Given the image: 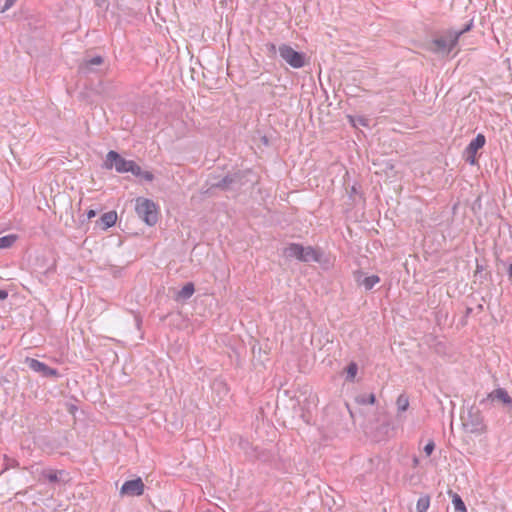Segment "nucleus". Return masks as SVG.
Returning <instances> with one entry per match:
<instances>
[{
  "label": "nucleus",
  "instance_id": "obj_1",
  "mask_svg": "<svg viewBox=\"0 0 512 512\" xmlns=\"http://www.w3.org/2000/svg\"><path fill=\"white\" fill-rule=\"evenodd\" d=\"M462 425L466 432L473 434H481L485 431L486 425L480 410L472 406L468 409L465 415L461 416Z\"/></svg>",
  "mask_w": 512,
  "mask_h": 512
},
{
  "label": "nucleus",
  "instance_id": "obj_2",
  "mask_svg": "<svg viewBox=\"0 0 512 512\" xmlns=\"http://www.w3.org/2000/svg\"><path fill=\"white\" fill-rule=\"evenodd\" d=\"M136 213L147 225L154 226L158 221V211L155 203L146 198L136 200Z\"/></svg>",
  "mask_w": 512,
  "mask_h": 512
},
{
  "label": "nucleus",
  "instance_id": "obj_3",
  "mask_svg": "<svg viewBox=\"0 0 512 512\" xmlns=\"http://www.w3.org/2000/svg\"><path fill=\"white\" fill-rule=\"evenodd\" d=\"M278 53L292 68L299 69L306 64V55L303 52L296 51L288 44H281L278 47Z\"/></svg>",
  "mask_w": 512,
  "mask_h": 512
},
{
  "label": "nucleus",
  "instance_id": "obj_4",
  "mask_svg": "<svg viewBox=\"0 0 512 512\" xmlns=\"http://www.w3.org/2000/svg\"><path fill=\"white\" fill-rule=\"evenodd\" d=\"M451 34H453V29L435 37L431 42V50L436 53L449 54L458 43V41H453Z\"/></svg>",
  "mask_w": 512,
  "mask_h": 512
},
{
  "label": "nucleus",
  "instance_id": "obj_5",
  "mask_svg": "<svg viewBox=\"0 0 512 512\" xmlns=\"http://www.w3.org/2000/svg\"><path fill=\"white\" fill-rule=\"evenodd\" d=\"M131 160H126L118 152L111 150L107 153L102 167L107 170L115 168L118 173L128 172V166Z\"/></svg>",
  "mask_w": 512,
  "mask_h": 512
},
{
  "label": "nucleus",
  "instance_id": "obj_6",
  "mask_svg": "<svg viewBox=\"0 0 512 512\" xmlns=\"http://www.w3.org/2000/svg\"><path fill=\"white\" fill-rule=\"evenodd\" d=\"M486 143V138L483 134H478L466 147L465 149V160L471 165H475L477 163V152Z\"/></svg>",
  "mask_w": 512,
  "mask_h": 512
},
{
  "label": "nucleus",
  "instance_id": "obj_7",
  "mask_svg": "<svg viewBox=\"0 0 512 512\" xmlns=\"http://www.w3.org/2000/svg\"><path fill=\"white\" fill-rule=\"evenodd\" d=\"M144 483L140 477L125 481L120 489V494L123 496H141L144 493Z\"/></svg>",
  "mask_w": 512,
  "mask_h": 512
},
{
  "label": "nucleus",
  "instance_id": "obj_8",
  "mask_svg": "<svg viewBox=\"0 0 512 512\" xmlns=\"http://www.w3.org/2000/svg\"><path fill=\"white\" fill-rule=\"evenodd\" d=\"M25 363L27 364L29 369L41 374L44 377H53L58 375V371L56 369L49 367L48 365L37 359L26 358Z\"/></svg>",
  "mask_w": 512,
  "mask_h": 512
},
{
  "label": "nucleus",
  "instance_id": "obj_9",
  "mask_svg": "<svg viewBox=\"0 0 512 512\" xmlns=\"http://www.w3.org/2000/svg\"><path fill=\"white\" fill-rule=\"evenodd\" d=\"M104 63V58L100 55L85 58L82 63H80L78 71L80 74L88 76L91 73L97 71L96 67L100 66Z\"/></svg>",
  "mask_w": 512,
  "mask_h": 512
},
{
  "label": "nucleus",
  "instance_id": "obj_10",
  "mask_svg": "<svg viewBox=\"0 0 512 512\" xmlns=\"http://www.w3.org/2000/svg\"><path fill=\"white\" fill-rule=\"evenodd\" d=\"M251 170H238L234 173H230L232 177V191H238L242 187H244L250 180L248 179V176L251 175ZM251 184H254L253 181H251Z\"/></svg>",
  "mask_w": 512,
  "mask_h": 512
},
{
  "label": "nucleus",
  "instance_id": "obj_11",
  "mask_svg": "<svg viewBox=\"0 0 512 512\" xmlns=\"http://www.w3.org/2000/svg\"><path fill=\"white\" fill-rule=\"evenodd\" d=\"M490 400L492 402L497 401L502 403L505 407L512 404V398L504 388H497L487 395L486 399H483L481 403Z\"/></svg>",
  "mask_w": 512,
  "mask_h": 512
},
{
  "label": "nucleus",
  "instance_id": "obj_12",
  "mask_svg": "<svg viewBox=\"0 0 512 512\" xmlns=\"http://www.w3.org/2000/svg\"><path fill=\"white\" fill-rule=\"evenodd\" d=\"M355 281L358 285L363 286L365 290L369 291L380 282V278L377 275L365 276L363 272L357 271L355 273Z\"/></svg>",
  "mask_w": 512,
  "mask_h": 512
},
{
  "label": "nucleus",
  "instance_id": "obj_13",
  "mask_svg": "<svg viewBox=\"0 0 512 512\" xmlns=\"http://www.w3.org/2000/svg\"><path fill=\"white\" fill-rule=\"evenodd\" d=\"M304 246L298 243H291L284 249V256L286 258H295L302 262Z\"/></svg>",
  "mask_w": 512,
  "mask_h": 512
},
{
  "label": "nucleus",
  "instance_id": "obj_14",
  "mask_svg": "<svg viewBox=\"0 0 512 512\" xmlns=\"http://www.w3.org/2000/svg\"><path fill=\"white\" fill-rule=\"evenodd\" d=\"M117 221V213L115 211H109L104 213L98 220V224L101 229L106 230L112 227Z\"/></svg>",
  "mask_w": 512,
  "mask_h": 512
},
{
  "label": "nucleus",
  "instance_id": "obj_15",
  "mask_svg": "<svg viewBox=\"0 0 512 512\" xmlns=\"http://www.w3.org/2000/svg\"><path fill=\"white\" fill-rule=\"evenodd\" d=\"M322 253L311 246L304 247L302 262H320Z\"/></svg>",
  "mask_w": 512,
  "mask_h": 512
},
{
  "label": "nucleus",
  "instance_id": "obj_16",
  "mask_svg": "<svg viewBox=\"0 0 512 512\" xmlns=\"http://www.w3.org/2000/svg\"><path fill=\"white\" fill-rule=\"evenodd\" d=\"M195 292V287L192 282L186 283L180 291L177 293V300H187L189 299Z\"/></svg>",
  "mask_w": 512,
  "mask_h": 512
},
{
  "label": "nucleus",
  "instance_id": "obj_17",
  "mask_svg": "<svg viewBox=\"0 0 512 512\" xmlns=\"http://www.w3.org/2000/svg\"><path fill=\"white\" fill-rule=\"evenodd\" d=\"M449 494L452 496V503L457 512H467V508L465 506L462 498L457 494L449 490Z\"/></svg>",
  "mask_w": 512,
  "mask_h": 512
},
{
  "label": "nucleus",
  "instance_id": "obj_18",
  "mask_svg": "<svg viewBox=\"0 0 512 512\" xmlns=\"http://www.w3.org/2000/svg\"><path fill=\"white\" fill-rule=\"evenodd\" d=\"M396 405L398 413L405 412L409 407V397L405 393L400 394L396 400Z\"/></svg>",
  "mask_w": 512,
  "mask_h": 512
},
{
  "label": "nucleus",
  "instance_id": "obj_19",
  "mask_svg": "<svg viewBox=\"0 0 512 512\" xmlns=\"http://www.w3.org/2000/svg\"><path fill=\"white\" fill-rule=\"evenodd\" d=\"M355 400L358 404H361V405H367V404L372 405L375 403L376 397L373 393L362 394V395H358Z\"/></svg>",
  "mask_w": 512,
  "mask_h": 512
},
{
  "label": "nucleus",
  "instance_id": "obj_20",
  "mask_svg": "<svg viewBox=\"0 0 512 512\" xmlns=\"http://www.w3.org/2000/svg\"><path fill=\"white\" fill-rule=\"evenodd\" d=\"M64 473V471L60 470V471H53V470H49V471H43L42 475L44 478H46L49 482L51 483H57L60 481V477L59 475H62Z\"/></svg>",
  "mask_w": 512,
  "mask_h": 512
},
{
  "label": "nucleus",
  "instance_id": "obj_21",
  "mask_svg": "<svg viewBox=\"0 0 512 512\" xmlns=\"http://www.w3.org/2000/svg\"><path fill=\"white\" fill-rule=\"evenodd\" d=\"M430 506V497L428 495L422 496L418 499L416 510L417 512H427Z\"/></svg>",
  "mask_w": 512,
  "mask_h": 512
},
{
  "label": "nucleus",
  "instance_id": "obj_22",
  "mask_svg": "<svg viewBox=\"0 0 512 512\" xmlns=\"http://www.w3.org/2000/svg\"><path fill=\"white\" fill-rule=\"evenodd\" d=\"M358 371V365L355 362H350L346 368V381L353 382Z\"/></svg>",
  "mask_w": 512,
  "mask_h": 512
},
{
  "label": "nucleus",
  "instance_id": "obj_23",
  "mask_svg": "<svg viewBox=\"0 0 512 512\" xmlns=\"http://www.w3.org/2000/svg\"><path fill=\"white\" fill-rule=\"evenodd\" d=\"M16 240H17V236L14 234L0 237V248L5 249V248L11 247L15 243Z\"/></svg>",
  "mask_w": 512,
  "mask_h": 512
},
{
  "label": "nucleus",
  "instance_id": "obj_24",
  "mask_svg": "<svg viewBox=\"0 0 512 512\" xmlns=\"http://www.w3.org/2000/svg\"><path fill=\"white\" fill-rule=\"evenodd\" d=\"M472 26L473 21L470 20L461 30H453V34H451L453 41H458L461 35L471 30Z\"/></svg>",
  "mask_w": 512,
  "mask_h": 512
},
{
  "label": "nucleus",
  "instance_id": "obj_25",
  "mask_svg": "<svg viewBox=\"0 0 512 512\" xmlns=\"http://www.w3.org/2000/svg\"><path fill=\"white\" fill-rule=\"evenodd\" d=\"M239 446L245 451V453L249 456V457H255V458H258L259 455L256 454V449H251V452L248 451V448H250V443L248 440H243V439H240L239 441Z\"/></svg>",
  "mask_w": 512,
  "mask_h": 512
},
{
  "label": "nucleus",
  "instance_id": "obj_26",
  "mask_svg": "<svg viewBox=\"0 0 512 512\" xmlns=\"http://www.w3.org/2000/svg\"><path fill=\"white\" fill-rule=\"evenodd\" d=\"M128 172H131L134 176L139 177L142 174V169L138 164L131 160L128 166Z\"/></svg>",
  "mask_w": 512,
  "mask_h": 512
},
{
  "label": "nucleus",
  "instance_id": "obj_27",
  "mask_svg": "<svg viewBox=\"0 0 512 512\" xmlns=\"http://www.w3.org/2000/svg\"><path fill=\"white\" fill-rule=\"evenodd\" d=\"M265 49H266L268 56L271 58L275 57L278 52V48L276 47V45L274 43H266Z\"/></svg>",
  "mask_w": 512,
  "mask_h": 512
},
{
  "label": "nucleus",
  "instance_id": "obj_28",
  "mask_svg": "<svg viewBox=\"0 0 512 512\" xmlns=\"http://www.w3.org/2000/svg\"><path fill=\"white\" fill-rule=\"evenodd\" d=\"M435 449V443L433 441H429L425 446H424V452L427 456H430L432 454V452L434 451Z\"/></svg>",
  "mask_w": 512,
  "mask_h": 512
},
{
  "label": "nucleus",
  "instance_id": "obj_29",
  "mask_svg": "<svg viewBox=\"0 0 512 512\" xmlns=\"http://www.w3.org/2000/svg\"><path fill=\"white\" fill-rule=\"evenodd\" d=\"M139 177L144 179L147 182H152L154 180V175L150 171L142 170V174Z\"/></svg>",
  "mask_w": 512,
  "mask_h": 512
},
{
  "label": "nucleus",
  "instance_id": "obj_30",
  "mask_svg": "<svg viewBox=\"0 0 512 512\" xmlns=\"http://www.w3.org/2000/svg\"><path fill=\"white\" fill-rule=\"evenodd\" d=\"M16 0H5V3L4 5L1 7L0 11L3 13L5 11H7L8 9H10L14 4H15Z\"/></svg>",
  "mask_w": 512,
  "mask_h": 512
},
{
  "label": "nucleus",
  "instance_id": "obj_31",
  "mask_svg": "<svg viewBox=\"0 0 512 512\" xmlns=\"http://www.w3.org/2000/svg\"><path fill=\"white\" fill-rule=\"evenodd\" d=\"M224 180H225V188H226V191H232V177L229 174H227L225 177H224Z\"/></svg>",
  "mask_w": 512,
  "mask_h": 512
},
{
  "label": "nucleus",
  "instance_id": "obj_32",
  "mask_svg": "<svg viewBox=\"0 0 512 512\" xmlns=\"http://www.w3.org/2000/svg\"><path fill=\"white\" fill-rule=\"evenodd\" d=\"M213 188H218V189H221V190H224L226 191V188H225V180H224V177L222 179H220L219 181L215 182V183H212L211 185Z\"/></svg>",
  "mask_w": 512,
  "mask_h": 512
},
{
  "label": "nucleus",
  "instance_id": "obj_33",
  "mask_svg": "<svg viewBox=\"0 0 512 512\" xmlns=\"http://www.w3.org/2000/svg\"><path fill=\"white\" fill-rule=\"evenodd\" d=\"M8 297V292L6 290L0 289V300H5Z\"/></svg>",
  "mask_w": 512,
  "mask_h": 512
},
{
  "label": "nucleus",
  "instance_id": "obj_34",
  "mask_svg": "<svg viewBox=\"0 0 512 512\" xmlns=\"http://www.w3.org/2000/svg\"><path fill=\"white\" fill-rule=\"evenodd\" d=\"M95 216H96V211H95V210H92V209H91V210H89V211L87 212V217H88L89 219H91V218H93V217H95Z\"/></svg>",
  "mask_w": 512,
  "mask_h": 512
},
{
  "label": "nucleus",
  "instance_id": "obj_35",
  "mask_svg": "<svg viewBox=\"0 0 512 512\" xmlns=\"http://www.w3.org/2000/svg\"><path fill=\"white\" fill-rule=\"evenodd\" d=\"M507 273H508V276H509L510 278H512V263L509 265L508 270H507Z\"/></svg>",
  "mask_w": 512,
  "mask_h": 512
},
{
  "label": "nucleus",
  "instance_id": "obj_36",
  "mask_svg": "<svg viewBox=\"0 0 512 512\" xmlns=\"http://www.w3.org/2000/svg\"><path fill=\"white\" fill-rule=\"evenodd\" d=\"M358 124L366 125L365 120L363 118L358 119Z\"/></svg>",
  "mask_w": 512,
  "mask_h": 512
},
{
  "label": "nucleus",
  "instance_id": "obj_37",
  "mask_svg": "<svg viewBox=\"0 0 512 512\" xmlns=\"http://www.w3.org/2000/svg\"><path fill=\"white\" fill-rule=\"evenodd\" d=\"M349 118H350L351 123L355 126L356 124H355V122H354L353 117L349 116Z\"/></svg>",
  "mask_w": 512,
  "mask_h": 512
},
{
  "label": "nucleus",
  "instance_id": "obj_38",
  "mask_svg": "<svg viewBox=\"0 0 512 512\" xmlns=\"http://www.w3.org/2000/svg\"><path fill=\"white\" fill-rule=\"evenodd\" d=\"M472 312V309L471 308H467V311H466V314H470Z\"/></svg>",
  "mask_w": 512,
  "mask_h": 512
},
{
  "label": "nucleus",
  "instance_id": "obj_39",
  "mask_svg": "<svg viewBox=\"0 0 512 512\" xmlns=\"http://www.w3.org/2000/svg\"><path fill=\"white\" fill-rule=\"evenodd\" d=\"M263 142H264L265 144H267L268 140H267V138H266V137H263Z\"/></svg>",
  "mask_w": 512,
  "mask_h": 512
},
{
  "label": "nucleus",
  "instance_id": "obj_40",
  "mask_svg": "<svg viewBox=\"0 0 512 512\" xmlns=\"http://www.w3.org/2000/svg\"><path fill=\"white\" fill-rule=\"evenodd\" d=\"M217 385L223 386V388L226 389L225 386L222 384V382L217 383Z\"/></svg>",
  "mask_w": 512,
  "mask_h": 512
}]
</instances>
